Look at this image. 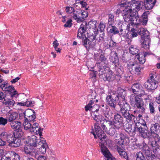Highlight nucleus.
<instances>
[{
    "label": "nucleus",
    "mask_w": 160,
    "mask_h": 160,
    "mask_svg": "<svg viewBox=\"0 0 160 160\" xmlns=\"http://www.w3.org/2000/svg\"><path fill=\"white\" fill-rule=\"evenodd\" d=\"M94 128L97 135L101 140V142H99V145L100 147L101 152L105 158V160H110V152L106 146V145H107L109 147L110 145L109 144H107V139L105 133L98 123L95 124Z\"/></svg>",
    "instance_id": "obj_1"
},
{
    "label": "nucleus",
    "mask_w": 160,
    "mask_h": 160,
    "mask_svg": "<svg viewBox=\"0 0 160 160\" xmlns=\"http://www.w3.org/2000/svg\"><path fill=\"white\" fill-rule=\"evenodd\" d=\"M97 22L96 21H91L88 22V24L86 22H83L80 25L78 29L77 37L78 38H81L82 35L85 32L89 26L90 28L93 30L94 33L98 32V28H97Z\"/></svg>",
    "instance_id": "obj_2"
},
{
    "label": "nucleus",
    "mask_w": 160,
    "mask_h": 160,
    "mask_svg": "<svg viewBox=\"0 0 160 160\" xmlns=\"http://www.w3.org/2000/svg\"><path fill=\"white\" fill-rule=\"evenodd\" d=\"M134 94H131L130 96V102L132 106H136L140 111L143 112L145 110L144 102L142 100Z\"/></svg>",
    "instance_id": "obj_3"
},
{
    "label": "nucleus",
    "mask_w": 160,
    "mask_h": 160,
    "mask_svg": "<svg viewBox=\"0 0 160 160\" xmlns=\"http://www.w3.org/2000/svg\"><path fill=\"white\" fill-rule=\"evenodd\" d=\"M119 105L120 107L121 112L124 118L130 121L132 119L133 117H135L134 116L129 113L130 109V106L125 101L120 102L119 103Z\"/></svg>",
    "instance_id": "obj_4"
},
{
    "label": "nucleus",
    "mask_w": 160,
    "mask_h": 160,
    "mask_svg": "<svg viewBox=\"0 0 160 160\" xmlns=\"http://www.w3.org/2000/svg\"><path fill=\"white\" fill-rule=\"evenodd\" d=\"M154 76L152 73L150 74L148 79L143 84L144 88L148 91L154 90L158 86V82L155 80Z\"/></svg>",
    "instance_id": "obj_5"
},
{
    "label": "nucleus",
    "mask_w": 160,
    "mask_h": 160,
    "mask_svg": "<svg viewBox=\"0 0 160 160\" xmlns=\"http://www.w3.org/2000/svg\"><path fill=\"white\" fill-rule=\"evenodd\" d=\"M118 91H119L118 94L116 93V92H113L112 95H111V102H111V107H112L113 110H114L113 112H116L115 111H118L117 107L118 106L116 102V99H117L118 96L119 95L120 96L124 97L125 92V91L123 89H120Z\"/></svg>",
    "instance_id": "obj_6"
},
{
    "label": "nucleus",
    "mask_w": 160,
    "mask_h": 160,
    "mask_svg": "<svg viewBox=\"0 0 160 160\" xmlns=\"http://www.w3.org/2000/svg\"><path fill=\"white\" fill-rule=\"evenodd\" d=\"M143 126L140 122H138V124L136 125L138 131L139 132L141 136L144 138L151 139L154 138V136L151 131L149 132L147 128H143Z\"/></svg>",
    "instance_id": "obj_7"
},
{
    "label": "nucleus",
    "mask_w": 160,
    "mask_h": 160,
    "mask_svg": "<svg viewBox=\"0 0 160 160\" xmlns=\"http://www.w3.org/2000/svg\"><path fill=\"white\" fill-rule=\"evenodd\" d=\"M94 36L91 35L90 34L88 35L87 38H85L84 39L83 37H82V35L81 36V38H82V44L86 48H93L94 47L96 44V41L94 39Z\"/></svg>",
    "instance_id": "obj_8"
},
{
    "label": "nucleus",
    "mask_w": 160,
    "mask_h": 160,
    "mask_svg": "<svg viewBox=\"0 0 160 160\" xmlns=\"http://www.w3.org/2000/svg\"><path fill=\"white\" fill-rule=\"evenodd\" d=\"M133 6L125 5L123 7H125V8L123 10V12L122 13L123 18L125 21L127 22H129L130 21L131 18L132 12V9H133L132 7Z\"/></svg>",
    "instance_id": "obj_9"
},
{
    "label": "nucleus",
    "mask_w": 160,
    "mask_h": 160,
    "mask_svg": "<svg viewBox=\"0 0 160 160\" xmlns=\"http://www.w3.org/2000/svg\"><path fill=\"white\" fill-rule=\"evenodd\" d=\"M40 138V140H39L38 144V150L36 153L38 154L39 153L44 154L46 153V151L48 149V146L44 138L42 137Z\"/></svg>",
    "instance_id": "obj_10"
},
{
    "label": "nucleus",
    "mask_w": 160,
    "mask_h": 160,
    "mask_svg": "<svg viewBox=\"0 0 160 160\" xmlns=\"http://www.w3.org/2000/svg\"><path fill=\"white\" fill-rule=\"evenodd\" d=\"M114 118L111 121V126H113L116 128H119L122 122V118L121 115L115 113H112L111 115Z\"/></svg>",
    "instance_id": "obj_11"
},
{
    "label": "nucleus",
    "mask_w": 160,
    "mask_h": 160,
    "mask_svg": "<svg viewBox=\"0 0 160 160\" xmlns=\"http://www.w3.org/2000/svg\"><path fill=\"white\" fill-rule=\"evenodd\" d=\"M140 85L139 84L135 83L132 86V92L135 95L139 97L143 96L145 95L146 93L143 89H141L140 88Z\"/></svg>",
    "instance_id": "obj_12"
},
{
    "label": "nucleus",
    "mask_w": 160,
    "mask_h": 160,
    "mask_svg": "<svg viewBox=\"0 0 160 160\" xmlns=\"http://www.w3.org/2000/svg\"><path fill=\"white\" fill-rule=\"evenodd\" d=\"M94 58L95 60L97 61L96 63V65L98 68V71L99 72V74L102 75L105 73V71H106L105 69H107L106 68H105L104 66H102L103 63L100 62V60L99 53H97L95 54L94 56Z\"/></svg>",
    "instance_id": "obj_13"
},
{
    "label": "nucleus",
    "mask_w": 160,
    "mask_h": 160,
    "mask_svg": "<svg viewBox=\"0 0 160 160\" xmlns=\"http://www.w3.org/2000/svg\"><path fill=\"white\" fill-rule=\"evenodd\" d=\"M14 97L16 98L17 97L7 95L2 102L6 106L9 107H12L15 103V101L13 99V98Z\"/></svg>",
    "instance_id": "obj_14"
},
{
    "label": "nucleus",
    "mask_w": 160,
    "mask_h": 160,
    "mask_svg": "<svg viewBox=\"0 0 160 160\" xmlns=\"http://www.w3.org/2000/svg\"><path fill=\"white\" fill-rule=\"evenodd\" d=\"M155 140L150 142V144L152 147L153 152L156 154L158 155L160 154V148L157 143V142L159 141L160 139L158 138H154Z\"/></svg>",
    "instance_id": "obj_15"
},
{
    "label": "nucleus",
    "mask_w": 160,
    "mask_h": 160,
    "mask_svg": "<svg viewBox=\"0 0 160 160\" xmlns=\"http://www.w3.org/2000/svg\"><path fill=\"white\" fill-rule=\"evenodd\" d=\"M120 141H119V139H116V142L119 143L121 147L124 148L125 145H127L128 143L129 142V139L126 135L123 134H121L120 135Z\"/></svg>",
    "instance_id": "obj_16"
},
{
    "label": "nucleus",
    "mask_w": 160,
    "mask_h": 160,
    "mask_svg": "<svg viewBox=\"0 0 160 160\" xmlns=\"http://www.w3.org/2000/svg\"><path fill=\"white\" fill-rule=\"evenodd\" d=\"M101 125L105 132L109 134L110 129V120L109 119L105 118L104 120L101 121Z\"/></svg>",
    "instance_id": "obj_17"
},
{
    "label": "nucleus",
    "mask_w": 160,
    "mask_h": 160,
    "mask_svg": "<svg viewBox=\"0 0 160 160\" xmlns=\"http://www.w3.org/2000/svg\"><path fill=\"white\" fill-rule=\"evenodd\" d=\"M142 150L148 160H153L155 156L154 155L151 153L148 146H144L142 148Z\"/></svg>",
    "instance_id": "obj_18"
},
{
    "label": "nucleus",
    "mask_w": 160,
    "mask_h": 160,
    "mask_svg": "<svg viewBox=\"0 0 160 160\" xmlns=\"http://www.w3.org/2000/svg\"><path fill=\"white\" fill-rule=\"evenodd\" d=\"M160 129V126L158 123H155L152 125L150 129V131H151L154 136L155 139L157 138H158V135L157 133L159 131Z\"/></svg>",
    "instance_id": "obj_19"
},
{
    "label": "nucleus",
    "mask_w": 160,
    "mask_h": 160,
    "mask_svg": "<svg viewBox=\"0 0 160 160\" xmlns=\"http://www.w3.org/2000/svg\"><path fill=\"white\" fill-rule=\"evenodd\" d=\"M149 13V12L147 11L144 12L142 15V18L139 19L137 26L141 25H146L148 21V15Z\"/></svg>",
    "instance_id": "obj_20"
},
{
    "label": "nucleus",
    "mask_w": 160,
    "mask_h": 160,
    "mask_svg": "<svg viewBox=\"0 0 160 160\" xmlns=\"http://www.w3.org/2000/svg\"><path fill=\"white\" fill-rule=\"evenodd\" d=\"M40 140V139L38 140L36 136L32 135L29 138L28 145L32 146L33 148L35 147H38V142Z\"/></svg>",
    "instance_id": "obj_21"
},
{
    "label": "nucleus",
    "mask_w": 160,
    "mask_h": 160,
    "mask_svg": "<svg viewBox=\"0 0 160 160\" xmlns=\"http://www.w3.org/2000/svg\"><path fill=\"white\" fill-rule=\"evenodd\" d=\"M34 148L30 145H27L24 147L23 152L26 155L29 156H33L34 154Z\"/></svg>",
    "instance_id": "obj_22"
},
{
    "label": "nucleus",
    "mask_w": 160,
    "mask_h": 160,
    "mask_svg": "<svg viewBox=\"0 0 160 160\" xmlns=\"http://www.w3.org/2000/svg\"><path fill=\"white\" fill-rule=\"evenodd\" d=\"M7 119L9 122L15 121L18 117V114L15 112H8L7 114Z\"/></svg>",
    "instance_id": "obj_23"
},
{
    "label": "nucleus",
    "mask_w": 160,
    "mask_h": 160,
    "mask_svg": "<svg viewBox=\"0 0 160 160\" xmlns=\"http://www.w3.org/2000/svg\"><path fill=\"white\" fill-rule=\"evenodd\" d=\"M32 126L30 132H35L37 134H39L40 138H41L42 133L41 129L38 127V124L37 123H34L33 122Z\"/></svg>",
    "instance_id": "obj_24"
},
{
    "label": "nucleus",
    "mask_w": 160,
    "mask_h": 160,
    "mask_svg": "<svg viewBox=\"0 0 160 160\" xmlns=\"http://www.w3.org/2000/svg\"><path fill=\"white\" fill-rule=\"evenodd\" d=\"M110 99V95H108L107 96L106 99V101L107 106L106 108V110L104 111V115L105 117V118L107 119H109L110 117V113L109 111L110 110V108H109V106H110V101L109 100Z\"/></svg>",
    "instance_id": "obj_25"
},
{
    "label": "nucleus",
    "mask_w": 160,
    "mask_h": 160,
    "mask_svg": "<svg viewBox=\"0 0 160 160\" xmlns=\"http://www.w3.org/2000/svg\"><path fill=\"white\" fill-rule=\"evenodd\" d=\"M138 34L141 36L142 39L143 38L144 39L145 38H149L150 37L149 32L146 29L140 28L138 30Z\"/></svg>",
    "instance_id": "obj_26"
},
{
    "label": "nucleus",
    "mask_w": 160,
    "mask_h": 160,
    "mask_svg": "<svg viewBox=\"0 0 160 160\" xmlns=\"http://www.w3.org/2000/svg\"><path fill=\"white\" fill-rule=\"evenodd\" d=\"M11 128L14 130H17L22 127L21 122H20L15 121L9 122Z\"/></svg>",
    "instance_id": "obj_27"
},
{
    "label": "nucleus",
    "mask_w": 160,
    "mask_h": 160,
    "mask_svg": "<svg viewBox=\"0 0 160 160\" xmlns=\"http://www.w3.org/2000/svg\"><path fill=\"white\" fill-rule=\"evenodd\" d=\"M136 11L132 10L131 18L130 21L133 23H135L137 26L139 18L138 13L136 12Z\"/></svg>",
    "instance_id": "obj_28"
},
{
    "label": "nucleus",
    "mask_w": 160,
    "mask_h": 160,
    "mask_svg": "<svg viewBox=\"0 0 160 160\" xmlns=\"http://www.w3.org/2000/svg\"><path fill=\"white\" fill-rule=\"evenodd\" d=\"M157 0H147L144 3L145 8L147 10L152 9L154 6Z\"/></svg>",
    "instance_id": "obj_29"
},
{
    "label": "nucleus",
    "mask_w": 160,
    "mask_h": 160,
    "mask_svg": "<svg viewBox=\"0 0 160 160\" xmlns=\"http://www.w3.org/2000/svg\"><path fill=\"white\" fill-rule=\"evenodd\" d=\"M21 143V139L15 137V138L13 139L12 142L8 144V145L11 147L17 148L20 146Z\"/></svg>",
    "instance_id": "obj_30"
},
{
    "label": "nucleus",
    "mask_w": 160,
    "mask_h": 160,
    "mask_svg": "<svg viewBox=\"0 0 160 160\" xmlns=\"http://www.w3.org/2000/svg\"><path fill=\"white\" fill-rule=\"evenodd\" d=\"M99 57H100V60L101 62V63H104V66H105V68H106L107 69H105L106 71L107 70L108 71H109V68L108 67V62L106 59L104 54L102 53H99Z\"/></svg>",
    "instance_id": "obj_31"
},
{
    "label": "nucleus",
    "mask_w": 160,
    "mask_h": 160,
    "mask_svg": "<svg viewBox=\"0 0 160 160\" xmlns=\"http://www.w3.org/2000/svg\"><path fill=\"white\" fill-rule=\"evenodd\" d=\"M6 89H7L8 90L5 91L9 92V94H10L9 95L15 97H17L18 96V94L17 92V91L14 89V87L9 85Z\"/></svg>",
    "instance_id": "obj_32"
},
{
    "label": "nucleus",
    "mask_w": 160,
    "mask_h": 160,
    "mask_svg": "<svg viewBox=\"0 0 160 160\" xmlns=\"http://www.w3.org/2000/svg\"><path fill=\"white\" fill-rule=\"evenodd\" d=\"M135 3L136 2L133 3L132 2V4L134 6L133 7H132L133 9H132V10H134L135 12V11H136V12L138 13V11H139L143 8V7L144 6V3L142 2H140L139 3H138L137 5H135Z\"/></svg>",
    "instance_id": "obj_33"
},
{
    "label": "nucleus",
    "mask_w": 160,
    "mask_h": 160,
    "mask_svg": "<svg viewBox=\"0 0 160 160\" xmlns=\"http://www.w3.org/2000/svg\"><path fill=\"white\" fill-rule=\"evenodd\" d=\"M124 148H124L122 147L121 148L118 146H117L116 148L120 156L122 158H126V157H127V154L125 151Z\"/></svg>",
    "instance_id": "obj_34"
},
{
    "label": "nucleus",
    "mask_w": 160,
    "mask_h": 160,
    "mask_svg": "<svg viewBox=\"0 0 160 160\" xmlns=\"http://www.w3.org/2000/svg\"><path fill=\"white\" fill-rule=\"evenodd\" d=\"M142 43V47L145 49H148L149 47L151 39L149 38H145Z\"/></svg>",
    "instance_id": "obj_35"
},
{
    "label": "nucleus",
    "mask_w": 160,
    "mask_h": 160,
    "mask_svg": "<svg viewBox=\"0 0 160 160\" xmlns=\"http://www.w3.org/2000/svg\"><path fill=\"white\" fill-rule=\"evenodd\" d=\"M139 0H121V6H123L125 5H133L132 2L133 3L136 2Z\"/></svg>",
    "instance_id": "obj_36"
},
{
    "label": "nucleus",
    "mask_w": 160,
    "mask_h": 160,
    "mask_svg": "<svg viewBox=\"0 0 160 160\" xmlns=\"http://www.w3.org/2000/svg\"><path fill=\"white\" fill-rule=\"evenodd\" d=\"M23 134L22 130V127L19 129L15 130L13 132V135L15 137L18 138L21 137L23 135Z\"/></svg>",
    "instance_id": "obj_37"
},
{
    "label": "nucleus",
    "mask_w": 160,
    "mask_h": 160,
    "mask_svg": "<svg viewBox=\"0 0 160 160\" xmlns=\"http://www.w3.org/2000/svg\"><path fill=\"white\" fill-rule=\"evenodd\" d=\"M149 109L150 113L154 114L155 113V109L156 107V104L155 102H150L149 103Z\"/></svg>",
    "instance_id": "obj_38"
},
{
    "label": "nucleus",
    "mask_w": 160,
    "mask_h": 160,
    "mask_svg": "<svg viewBox=\"0 0 160 160\" xmlns=\"http://www.w3.org/2000/svg\"><path fill=\"white\" fill-rule=\"evenodd\" d=\"M33 122H30L28 121L25 120L23 123L24 129L25 130H28L30 132V130L31 129V126Z\"/></svg>",
    "instance_id": "obj_39"
},
{
    "label": "nucleus",
    "mask_w": 160,
    "mask_h": 160,
    "mask_svg": "<svg viewBox=\"0 0 160 160\" xmlns=\"http://www.w3.org/2000/svg\"><path fill=\"white\" fill-rule=\"evenodd\" d=\"M91 115L93 119L97 122H99V121L101 122V120L102 117V115L99 114L97 112L95 113L94 112H92L91 113Z\"/></svg>",
    "instance_id": "obj_40"
},
{
    "label": "nucleus",
    "mask_w": 160,
    "mask_h": 160,
    "mask_svg": "<svg viewBox=\"0 0 160 160\" xmlns=\"http://www.w3.org/2000/svg\"><path fill=\"white\" fill-rule=\"evenodd\" d=\"M35 115L34 111L31 109H28L26 110L24 112L25 119H26L27 118H29Z\"/></svg>",
    "instance_id": "obj_41"
},
{
    "label": "nucleus",
    "mask_w": 160,
    "mask_h": 160,
    "mask_svg": "<svg viewBox=\"0 0 160 160\" xmlns=\"http://www.w3.org/2000/svg\"><path fill=\"white\" fill-rule=\"evenodd\" d=\"M136 58L138 59L139 62L141 64H143L146 61L145 57L143 56V54H140L139 53L137 54L136 56Z\"/></svg>",
    "instance_id": "obj_42"
},
{
    "label": "nucleus",
    "mask_w": 160,
    "mask_h": 160,
    "mask_svg": "<svg viewBox=\"0 0 160 160\" xmlns=\"http://www.w3.org/2000/svg\"><path fill=\"white\" fill-rule=\"evenodd\" d=\"M111 56L112 57L111 61L113 63L116 62L118 61V57L117 53L115 52H112L111 53Z\"/></svg>",
    "instance_id": "obj_43"
},
{
    "label": "nucleus",
    "mask_w": 160,
    "mask_h": 160,
    "mask_svg": "<svg viewBox=\"0 0 160 160\" xmlns=\"http://www.w3.org/2000/svg\"><path fill=\"white\" fill-rule=\"evenodd\" d=\"M138 49L135 46L132 45L130 47L129 52L132 55H135L138 53Z\"/></svg>",
    "instance_id": "obj_44"
},
{
    "label": "nucleus",
    "mask_w": 160,
    "mask_h": 160,
    "mask_svg": "<svg viewBox=\"0 0 160 160\" xmlns=\"http://www.w3.org/2000/svg\"><path fill=\"white\" fill-rule=\"evenodd\" d=\"M137 160H146L142 153L141 152H138L136 155Z\"/></svg>",
    "instance_id": "obj_45"
},
{
    "label": "nucleus",
    "mask_w": 160,
    "mask_h": 160,
    "mask_svg": "<svg viewBox=\"0 0 160 160\" xmlns=\"http://www.w3.org/2000/svg\"><path fill=\"white\" fill-rule=\"evenodd\" d=\"M100 108V106L96 104L94 105L93 106L89 108V110L91 111L92 112H94L95 113L98 112L99 109Z\"/></svg>",
    "instance_id": "obj_46"
},
{
    "label": "nucleus",
    "mask_w": 160,
    "mask_h": 160,
    "mask_svg": "<svg viewBox=\"0 0 160 160\" xmlns=\"http://www.w3.org/2000/svg\"><path fill=\"white\" fill-rule=\"evenodd\" d=\"M91 35H93L94 36V39L96 41V40L99 42H101L103 40V38L102 37H101L98 34V32H95L94 34H92Z\"/></svg>",
    "instance_id": "obj_47"
},
{
    "label": "nucleus",
    "mask_w": 160,
    "mask_h": 160,
    "mask_svg": "<svg viewBox=\"0 0 160 160\" xmlns=\"http://www.w3.org/2000/svg\"><path fill=\"white\" fill-rule=\"evenodd\" d=\"M8 121L7 118L3 117H0V126H5L8 123Z\"/></svg>",
    "instance_id": "obj_48"
},
{
    "label": "nucleus",
    "mask_w": 160,
    "mask_h": 160,
    "mask_svg": "<svg viewBox=\"0 0 160 160\" xmlns=\"http://www.w3.org/2000/svg\"><path fill=\"white\" fill-rule=\"evenodd\" d=\"M138 124V123H136L135 125H131V128H128V130L130 132L135 133L136 131H138L137 128L136 127V125Z\"/></svg>",
    "instance_id": "obj_49"
},
{
    "label": "nucleus",
    "mask_w": 160,
    "mask_h": 160,
    "mask_svg": "<svg viewBox=\"0 0 160 160\" xmlns=\"http://www.w3.org/2000/svg\"><path fill=\"white\" fill-rule=\"evenodd\" d=\"M15 136L12 134H8V135L7 136L6 139L8 144L10 143L11 142L13 141V139L15 138Z\"/></svg>",
    "instance_id": "obj_50"
},
{
    "label": "nucleus",
    "mask_w": 160,
    "mask_h": 160,
    "mask_svg": "<svg viewBox=\"0 0 160 160\" xmlns=\"http://www.w3.org/2000/svg\"><path fill=\"white\" fill-rule=\"evenodd\" d=\"M135 65V64L133 62L128 64V69L131 73L132 72L134 73V69L136 67Z\"/></svg>",
    "instance_id": "obj_51"
},
{
    "label": "nucleus",
    "mask_w": 160,
    "mask_h": 160,
    "mask_svg": "<svg viewBox=\"0 0 160 160\" xmlns=\"http://www.w3.org/2000/svg\"><path fill=\"white\" fill-rule=\"evenodd\" d=\"M95 100H94L93 99L91 100L89 103L85 107V111H87L89 110V108H91V107L93 106V105Z\"/></svg>",
    "instance_id": "obj_52"
},
{
    "label": "nucleus",
    "mask_w": 160,
    "mask_h": 160,
    "mask_svg": "<svg viewBox=\"0 0 160 160\" xmlns=\"http://www.w3.org/2000/svg\"><path fill=\"white\" fill-rule=\"evenodd\" d=\"M81 10H78V11H74L73 13L72 17L76 20L78 19V17L80 15Z\"/></svg>",
    "instance_id": "obj_53"
},
{
    "label": "nucleus",
    "mask_w": 160,
    "mask_h": 160,
    "mask_svg": "<svg viewBox=\"0 0 160 160\" xmlns=\"http://www.w3.org/2000/svg\"><path fill=\"white\" fill-rule=\"evenodd\" d=\"M72 20L71 19H68L66 21V23L64 25V26L65 28H70L72 25Z\"/></svg>",
    "instance_id": "obj_54"
},
{
    "label": "nucleus",
    "mask_w": 160,
    "mask_h": 160,
    "mask_svg": "<svg viewBox=\"0 0 160 160\" xmlns=\"http://www.w3.org/2000/svg\"><path fill=\"white\" fill-rule=\"evenodd\" d=\"M12 157L13 158H12V159H13V160H20V157L17 153L14 152H12Z\"/></svg>",
    "instance_id": "obj_55"
},
{
    "label": "nucleus",
    "mask_w": 160,
    "mask_h": 160,
    "mask_svg": "<svg viewBox=\"0 0 160 160\" xmlns=\"http://www.w3.org/2000/svg\"><path fill=\"white\" fill-rule=\"evenodd\" d=\"M65 10L66 12L69 14L75 11L74 8L70 6L66 7Z\"/></svg>",
    "instance_id": "obj_56"
},
{
    "label": "nucleus",
    "mask_w": 160,
    "mask_h": 160,
    "mask_svg": "<svg viewBox=\"0 0 160 160\" xmlns=\"http://www.w3.org/2000/svg\"><path fill=\"white\" fill-rule=\"evenodd\" d=\"M141 68L139 66H136L135 68L134 69V73L139 75L141 73Z\"/></svg>",
    "instance_id": "obj_57"
},
{
    "label": "nucleus",
    "mask_w": 160,
    "mask_h": 160,
    "mask_svg": "<svg viewBox=\"0 0 160 160\" xmlns=\"http://www.w3.org/2000/svg\"><path fill=\"white\" fill-rule=\"evenodd\" d=\"M34 104V102L31 100L27 101L24 102V105L27 107H32Z\"/></svg>",
    "instance_id": "obj_58"
},
{
    "label": "nucleus",
    "mask_w": 160,
    "mask_h": 160,
    "mask_svg": "<svg viewBox=\"0 0 160 160\" xmlns=\"http://www.w3.org/2000/svg\"><path fill=\"white\" fill-rule=\"evenodd\" d=\"M119 31L118 28L115 26H112V28H111V33L114 34H116L118 33Z\"/></svg>",
    "instance_id": "obj_59"
},
{
    "label": "nucleus",
    "mask_w": 160,
    "mask_h": 160,
    "mask_svg": "<svg viewBox=\"0 0 160 160\" xmlns=\"http://www.w3.org/2000/svg\"><path fill=\"white\" fill-rule=\"evenodd\" d=\"M9 85L7 83H2L0 84V88H1L2 90L4 91H7V89H6Z\"/></svg>",
    "instance_id": "obj_60"
},
{
    "label": "nucleus",
    "mask_w": 160,
    "mask_h": 160,
    "mask_svg": "<svg viewBox=\"0 0 160 160\" xmlns=\"http://www.w3.org/2000/svg\"><path fill=\"white\" fill-rule=\"evenodd\" d=\"M88 15H87L86 16H83V17H82V16L81 17L80 16V15H79L76 21L78 23L83 22L84 20V18H86L88 17Z\"/></svg>",
    "instance_id": "obj_61"
},
{
    "label": "nucleus",
    "mask_w": 160,
    "mask_h": 160,
    "mask_svg": "<svg viewBox=\"0 0 160 160\" xmlns=\"http://www.w3.org/2000/svg\"><path fill=\"white\" fill-rule=\"evenodd\" d=\"M0 158L1 160H13V159H12L9 157H6L4 155V151L3 150V154L1 155V157H0Z\"/></svg>",
    "instance_id": "obj_62"
},
{
    "label": "nucleus",
    "mask_w": 160,
    "mask_h": 160,
    "mask_svg": "<svg viewBox=\"0 0 160 160\" xmlns=\"http://www.w3.org/2000/svg\"><path fill=\"white\" fill-rule=\"evenodd\" d=\"M36 116L35 115H34L29 118H27L26 119H25V120L30 122H33V120L36 118Z\"/></svg>",
    "instance_id": "obj_63"
},
{
    "label": "nucleus",
    "mask_w": 160,
    "mask_h": 160,
    "mask_svg": "<svg viewBox=\"0 0 160 160\" xmlns=\"http://www.w3.org/2000/svg\"><path fill=\"white\" fill-rule=\"evenodd\" d=\"M35 157L37 158L38 160H47L46 157L43 155L37 156L36 155Z\"/></svg>",
    "instance_id": "obj_64"
}]
</instances>
